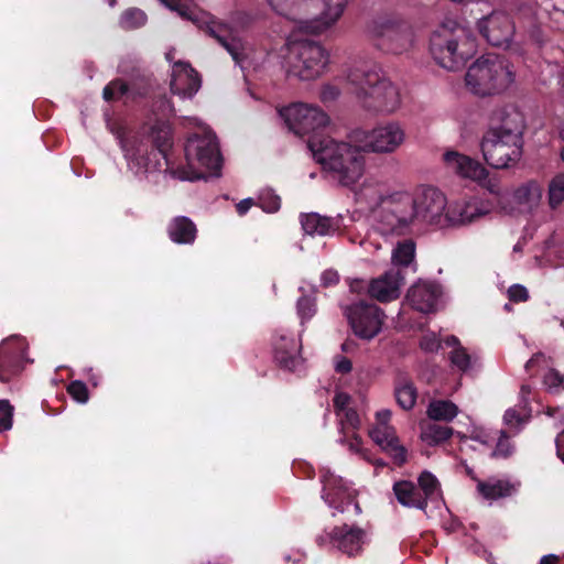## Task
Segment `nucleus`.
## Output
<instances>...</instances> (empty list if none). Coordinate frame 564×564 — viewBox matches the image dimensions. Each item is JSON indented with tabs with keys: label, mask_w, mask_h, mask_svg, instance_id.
Here are the masks:
<instances>
[{
	"label": "nucleus",
	"mask_w": 564,
	"mask_h": 564,
	"mask_svg": "<svg viewBox=\"0 0 564 564\" xmlns=\"http://www.w3.org/2000/svg\"><path fill=\"white\" fill-rule=\"evenodd\" d=\"M448 208L445 194L433 186H422L413 195L393 193L380 218L381 235L404 234L415 223L446 229Z\"/></svg>",
	"instance_id": "f257e3e1"
},
{
	"label": "nucleus",
	"mask_w": 564,
	"mask_h": 564,
	"mask_svg": "<svg viewBox=\"0 0 564 564\" xmlns=\"http://www.w3.org/2000/svg\"><path fill=\"white\" fill-rule=\"evenodd\" d=\"M183 126L195 129L185 145L186 165L167 169L169 175L180 181L191 182L219 176L223 156L214 132L195 117L184 118Z\"/></svg>",
	"instance_id": "f03ea898"
},
{
	"label": "nucleus",
	"mask_w": 564,
	"mask_h": 564,
	"mask_svg": "<svg viewBox=\"0 0 564 564\" xmlns=\"http://www.w3.org/2000/svg\"><path fill=\"white\" fill-rule=\"evenodd\" d=\"M347 80L354 86L359 106L377 116H391L403 107L405 93L391 79L373 69L356 67L347 74Z\"/></svg>",
	"instance_id": "7ed1b4c3"
},
{
	"label": "nucleus",
	"mask_w": 564,
	"mask_h": 564,
	"mask_svg": "<svg viewBox=\"0 0 564 564\" xmlns=\"http://www.w3.org/2000/svg\"><path fill=\"white\" fill-rule=\"evenodd\" d=\"M308 148L314 160L325 169L334 172L344 186L355 185L365 170V152L360 143L337 141L330 137L312 138Z\"/></svg>",
	"instance_id": "20e7f679"
},
{
	"label": "nucleus",
	"mask_w": 564,
	"mask_h": 564,
	"mask_svg": "<svg viewBox=\"0 0 564 564\" xmlns=\"http://www.w3.org/2000/svg\"><path fill=\"white\" fill-rule=\"evenodd\" d=\"M430 50L441 67L456 70L476 54L477 44L467 28L448 20L432 34Z\"/></svg>",
	"instance_id": "39448f33"
},
{
	"label": "nucleus",
	"mask_w": 564,
	"mask_h": 564,
	"mask_svg": "<svg viewBox=\"0 0 564 564\" xmlns=\"http://www.w3.org/2000/svg\"><path fill=\"white\" fill-rule=\"evenodd\" d=\"M110 130L120 144L128 170L137 178H150V176L161 170L163 164L166 166L164 170L165 173L169 174L167 169H172V166L170 165L163 144H161L158 150H150L144 138L135 133L126 134L122 128H111Z\"/></svg>",
	"instance_id": "423d86ee"
},
{
	"label": "nucleus",
	"mask_w": 564,
	"mask_h": 564,
	"mask_svg": "<svg viewBox=\"0 0 564 564\" xmlns=\"http://www.w3.org/2000/svg\"><path fill=\"white\" fill-rule=\"evenodd\" d=\"M513 80L514 73L510 64L502 57L490 55L474 62L465 76L470 93L482 97L503 93Z\"/></svg>",
	"instance_id": "0eeeda50"
},
{
	"label": "nucleus",
	"mask_w": 564,
	"mask_h": 564,
	"mask_svg": "<svg viewBox=\"0 0 564 564\" xmlns=\"http://www.w3.org/2000/svg\"><path fill=\"white\" fill-rule=\"evenodd\" d=\"M329 55L314 42L294 43L288 47L283 67L285 72L302 80H312L322 76L328 65Z\"/></svg>",
	"instance_id": "6e6552de"
},
{
	"label": "nucleus",
	"mask_w": 564,
	"mask_h": 564,
	"mask_svg": "<svg viewBox=\"0 0 564 564\" xmlns=\"http://www.w3.org/2000/svg\"><path fill=\"white\" fill-rule=\"evenodd\" d=\"M408 139L405 127L398 120H389L375 126L370 130H357L351 134L355 143H360L365 152L392 154Z\"/></svg>",
	"instance_id": "1a4fd4ad"
},
{
	"label": "nucleus",
	"mask_w": 564,
	"mask_h": 564,
	"mask_svg": "<svg viewBox=\"0 0 564 564\" xmlns=\"http://www.w3.org/2000/svg\"><path fill=\"white\" fill-rule=\"evenodd\" d=\"M371 37L376 46L390 54L408 52L414 42L411 26L398 19H381L370 28Z\"/></svg>",
	"instance_id": "9d476101"
},
{
	"label": "nucleus",
	"mask_w": 564,
	"mask_h": 564,
	"mask_svg": "<svg viewBox=\"0 0 564 564\" xmlns=\"http://www.w3.org/2000/svg\"><path fill=\"white\" fill-rule=\"evenodd\" d=\"M523 139L513 135L486 131L480 149L487 164L494 169H507L514 165L522 156Z\"/></svg>",
	"instance_id": "9b49d317"
},
{
	"label": "nucleus",
	"mask_w": 564,
	"mask_h": 564,
	"mask_svg": "<svg viewBox=\"0 0 564 564\" xmlns=\"http://www.w3.org/2000/svg\"><path fill=\"white\" fill-rule=\"evenodd\" d=\"M280 116L291 131L305 135L328 124L329 118L319 107L305 102H294L280 110Z\"/></svg>",
	"instance_id": "f8f14e48"
},
{
	"label": "nucleus",
	"mask_w": 564,
	"mask_h": 564,
	"mask_svg": "<svg viewBox=\"0 0 564 564\" xmlns=\"http://www.w3.org/2000/svg\"><path fill=\"white\" fill-rule=\"evenodd\" d=\"M354 334L366 340L375 338L382 329L384 313L377 305L358 302L345 308Z\"/></svg>",
	"instance_id": "ddd939ff"
},
{
	"label": "nucleus",
	"mask_w": 564,
	"mask_h": 564,
	"mask_svg": "<svg viewBox=\"0 0 564 564\" xmlns=\"http://www.w3.org/2000/svg\"><path fill=\"white\" fill-rule=\"evenodd\" d=\"M494 208L489 199L478 196L452 200L447 210V228L469 226L491 214Z\"/></svg>",
	"instance_id": "4468645a"
},
{
	"label": "nucleus",
	"mask_w": 564,
	"mask_h": 564,
	"mask_svg": "<svg viewBox=\"0 0 564 564\" xmlns=\"http://www.w3.org/2000/svg\"><path fill=\"white\" fill-rule=\"evenodd\" d=\"M391 411L380 410L376 413V423L369 430L370 438L401 465L406 460V449L400 444L394 429L389 424Z\"/></svg>",
	"instance_id": "2eb2a0df"
},
{
	"label": "nucleus",
	"mask_w": 564,
	"mask_h": 564,
	"mask_svg": "<svg viewBox=\"0 0 564 564\" xmlns=\"http://www.w3.org/2000/svg\"><path fill=\"white\" fill-rule=\"evenodd\" d=\"M543 189L535 180L527 181L502 198V212L508 215L532 214L541 204Z\"/></svg>",
	"instance_id": "dca6fc26"
},
{
	"label": "nucleus",
	"mask_w": 564,
	"mask_h": 564,
	"mask_svg": "<svg viewBox=\"0 0 564 564\" xmlns=\"http://www.w3.org/2000/svg\"><path fill=\"white\" fill-rule=\"evenodd\" d=\"M321 479L323 482L322 497L330 508L346 512L352 506L355 514L361 512L359 505L355 502V490L341 477L334 475L329 469H323Z\"/></svg>",
	"instance_id": "f3484780"
},
{
	"label": "nucleus",
	"mask_w": 564,
	"mask_h": 564,
	"mask_svg": "<svg viewBox=\"0 0 564 564\" xmlns=\"http://www.w3.org/2000/svg\"><path fill=\"white\" fill-rule=\"evenodd\" d=\"M272 348L274 359L282 368L295 371L302 367L300 336H294L289 329L281 327L273 335Z\"/></svg>",
	"instance_id": "a211bd4d"
},
{
	"label": "nucleus",
	"mask_w": 564,
	"mask_h": 564,
	"mask_svg": "<svg viewBox=\"0 0 564 564\" xmlns=\"http://www.w3.org/2000/svg\"><path fill=\"white\" fill-rule=\"evenodd\" d=\"M26 343L19 336H10L0 343V381L8 382L23 369Z\"/></svg>",
	"instance_id": "6ab92c4d"
},
{
	"label": "nucleus",
	"mask_w": 564,
	"mask_h": 564,
	"mask_svg": "<svg viewBox=\"0 0 564 564\" xmlns=\"http://www.w3.org/2000/svg\"><path fill=\"white\" fill-rule=\"evenodd\" d=\"M479 32L494 46L508 45L514 33V24L506 12H492L478 22Z\"/></svg>",
	"instance_id": "aec40b11"
},
{
	"label": "nucleus",
	"mask_w": 564,
	"mask_h": 564,
	"mask_svg": "<svg viewBox=\"0 0 564 564\" xmlns=\"http://www.w3.org/2000/svg\"><path fill=\"white\" fill-rule=\"evenodd\" d=\"M525 119L516 106H502L494 110L490 116V127L487 131H496L498 134L513 135L523 139Z\"/></svg>",
	"instance_id": "412c9836"
},
{
	"label": "nucleus",
	"mask_w": 564,
	"mask_h": 564,
	"mask_svg": "<svg viewBox=\"0 0 564 564\" xmlns=\"http://www.w3.org/2000/svg\"><path fill=\"white\" fill-rule=\"evenodd\" d=\"M443 161L448 171L476 183H480L488 174L480 162L457 151H446Z\"/></svg>",
	"instance_id": "4be33fe9"
},
{
	"label": "nucleus",
	"mask_w": 564,
	"mask_h": 564,
	"mask_svg": "<svg viewBox=\"0 0 564 564\" xmlns=\"http://www.w3.org/2000/svg\"><path fill=\"white\" fill-rule=\"evenodd\" d=\"M386 186L373 180H366L359 191L356 193L359 202L366 203L368 207L373 212V226L375 229L381 235L380 218L384 213L386 202L392 197L386 195Z\"/></svg>",
	"instance_id": "5701e85b"
},
{
	"label": "nucleus",
	"mask_w": 564,
	"mask_h": 564,
	"mask_svg": "<svg viewBox=\"0 0 564 564\" xmlns=\"http://www.w3.org/2000/svg\"><path fill=\"white\" fill-rule=\"evenodd\" d=\"M328 538L334 547L349 556L359 554L367 543V533L362 529L347 524L332 529Z\"/></svg>",
	"instance_id": "b1692460"
},
{
	"label": "nucleus",
	"mask_w": 564,
	"mask_h": 564,
	"mask_svg": "<svg viewBox=\"0 0 564 564\" xmlns=\"http://www.w3.org/2000/svg\"><path fill=\"white\" fill-rule=\"evenodd\" d=\"M441 295L442 289L437 283L420 280L409 289L406 300L416 311L431 313L437 308Z\"/></svg>",
	"instance_id": "393cba45"
},
{
	"label": "nucleus",
	"mask_w": 564,
	"mask_h": 564,
	"mask_svg": "<svg viewBox=\"0 0 564 564\" xmlns=\"http://www.w3.org/2000/svg\"><path fill=\"white\" fill-rule=\"evenodd\" d=\"M200 88V78L195 69L185 62H175L172 66L171 90L181 98H192Z\"/></svg>",
	"instance_id": "a878e982"
},
{
	"label": "nucleus",
	"mask_w": 564,
	"mask_h": 564,
	"mask_svg": "<svg viewBox=\"0 0 564 564\" xmlns=\"http://www.w3.org/2000/svg\"><path fill=\"white\" fill-rule=\"evenodd\" d=\"M403 283L402 272L391 269L369 283L368 293L379 302H390L399 297Z\"/></svg>",
	"instance_id": "bb28decb"
},
{
	"label": "nucleus",
	"mask_w": 564,
	"mask_h": 564,
	"mask_svg": "<svg viewBox=\"0 0 564 564\" xmlns=\"http://www.w3.org/2000/svg\"><path fill=\"white\" fill-rule=\"evenodd\" d=\"M301 225L304 232L310 236H332L339 230L340 219L311 213L301 216Z\"/></svg>",
	"instance_id": "cd10ccee"
},
{
	"label": "nucleus",
	"mask_w": 564,
	"mask_h": 564,
	"mask_svg": "<svg viewBox=\"0 0 564 564\" xmlns=\"http://www.w3.org/2000/svg\"><path fill=\"white\" fill-rule=\"evenodd\" d=\"M416 246L412 239L399 240L391 250L392 269L401 271L402 269L416 270L415 261Z\"/></svg>",
	"instance_id": "c85d7f7f"
},
{
	"label": "nucleus",
	"mask_w": 564,
	"mask_h": 564,
	"mask_svg": "<svg viewBox=\"0 0 564 564\" xmlns=\"http://www.w3.org/2000/svg\"><path fill=\"white\" fill-rule=\"evenodd\" d=\"M518 489V484L508 479L490 478L486 481L477 480V490L487 500L510 497Z\"/></svg>",
	"instance_id": "c756f323"
},
{
	"label": "nucleus",
	"mask_w": 564,
	"mask_h": 564,
	"mask_svg": "<svg viewBox=\"0 0 564 564\" xmlns=\"http://www.w3.org/2000/svg\"><path fill=\"white\" fill-rule=\"evenodd\" d=\"M393 491L402 506L421 510L426 508L425 498H423L422 492L414 482L408 480L398 481L393 486Z\"/></svg>",
	"instance_id": "7c9ffc66"
},
{
	"label": "nucleus",
	"mask_w": 564,
	"mask_h": 564,
	"mask_svg": "<svg viewBox=\"0 0 564 564\" xmlns=\"http://www.w3.org/2000/svg\"><path fill=\"white\" fill-rule=\"evenodd\" d=\"M445 344L453 347V350L449 354V359L454 368L464 373H467L475 368L477 359L471 357L466 349L459 345L458 339L455 336L447 337L445 339Z\"/></svg>",
	"instance_id": "2f4dec72"
},
{
	"label": "nucleus",
	"mask_w": 564,
	"mask_h": 564,
	"mask_svg": "<svg viewBox=\"0 0 564 564\" xmlns=\"http://www.w3.org/2000/svg\"><path fill=\"white\" fill-rule=\"evenodd\" d=\"M169 235L176 243H192L196 237V227L187 217H176L169 226Z\"/></svg>",
	"instance_id": "473e14b6"
},
{
	"label": "nucleus",
	"mask_w": 564,
	"mask_h": 564,
	"mask_svg": "<svg viewBox=\"0 0 564 564\" xmlns=\"http://www.w3.org/2000/svg\"><path fill=\"white\" fill-rule=\"evenodd\" d=\"M529 419L530 412L527 406L520 405L517 408H510L505 412L503 424L508 433L516 435L529 422Z\"/></svg>",
	"instance_id": "72a5a7b5"
},
{
	"label": "nucleus",
	"mask_w": 564,
	"mask_h": 564,
	"mask_svg": "<svg viewBox=\"0 0 564 564\" xmlns=\"http://www.w3.org/2000/svg\"><path fill=\"white\" fill-rule=\"evenodd\" d=\"M453 430L448 426L438 425L436 423H424L421 426V440L430 445H437L451 437Z\"/></svg>",
	"instance_id": "f704fd0d"
},
{
	"label": "nucleus",
	"mask_w": 564,
	"mask_h": 564,
	"mask_svg": "<svg viewBox=\"0 0 564 564\" xmlns=\"http://www.w3.org/2000/svg\"><path fill=\"white\" fill-rule=\"evenodd\" d=\"M458 414V408L451 401L435 400L429 404L427 415L434 421L449 422Z\"/></svg>",
	"instance_id": "c9c22d12"
},
{
	"label": "nucleus",
	"mask_w": 564,
	"mask_h": 564,
	"mask_svg": "<svg viewBox=\"0 0 564 564\" xmlns=\"http://www.w3.org/2000/svg\"><path fill=\"white\" fill-rule=\"evenodd\" d=\"M419 489L425 498V505L427 501H440L441 500V488L437 478L430 471H423L419 477Z\"/></svg>",
	"instance_id": "e433bc0d"
},
{
	"label": "nucleus",
	"mask_w": 564,
	"mask_h": 564,
	"mask_svg": "<svg viewBox=\"0 0 564 564\" xmlns=\"http://www.w3.org/2000/svg\"><path fill=\"white\" fill-rule=\"evenodd\" d=\"M547 205L551 210L558 209L564 203V173L555 174L547 183Z\"/></svg>",
	"instance_id": "4c0bfd02"
},
{
	"label": "nucleus",
	"mask_w": 564,
	"mask_h": 564,
	"mask_svg": "<svg viewBox=\"0 0 564 564\" xmlns=\"http://www.w3.org/2000/svg\"><path fill=\"white\" fill-rule=\"evenodd\" d=\"M416 397V389L412 382L404 381L395 388L397 401L404 410H410L414 406Z\"/></svg>",
	"instance_id": "58836bf2"
},
{
	"label": "nucleus",
	"mask_w": 564,
	"mask_h": 564,
	"mask_svg": "<svg viewBox=\"0 0 564 564\" xmlns=\"http://www.w3.org/2000/svg\"><path fill=\"white\" fill-rule=\"evenodd\" d=\"M147 22L145 13L140 9H128L120 18V25L126 30H133L144 25Z\"/></svg>",
	"instance_id": "ea45409f"
},
{
	"label": "nucleus",
	"mask_w": 564,
	"mask_h": 564,
	"mask_svg": "<svg viewBox=\"0 0 564 564\" xmlns=\"http://www.w3.org/2000/svg\"><path fill=\"white\" fill-rule=\"evenodd\" d=\"M297 315L301 323L304 324L316 313L315 297L313 295H303L296 303Z\"/></svg>",
	"instance_id": "a19ab883"
},
{
	"label": "nucleus",
	"mask_w": 564,
	"mask_h": 564,
	"mask_svg": "<svg viewBox=\"0 0 564 564\" xmlns=\"http://www.w3.org/2000/svg\"><path fill=\"white\" fill-rule=\"evenodd\" d=\"M259 206L265 213H275L280 209V197L271 189H265L259 195Z\"/></svg>",
	"instance_id": "79ce46f5"
},
{
	"label": "nucleus",
	"mask_w": 564,
	"mask_h": 564,
	"mask_svg": "<svg viewBox=\"0 0 564 564\" xmlns=\"http://www.w3.org/2000/svg\"><path fill=\"white\" fill-rule=\"evenodd\" d=\"M479 184L496 197L497 206L502 210V198L508 196L509 191H503L499 181L488 178V175Z\"/></svg>",
	"instance_id": "37998d69"
},
{
	"label": "nucleus",
	"mask_w": 564,
	"mask_h": 564,
	"mask_svg": "<svg viewBox=\"0 0 564 564\" xmlns=\"http://www.w3.org/2000/svg\"><path fill=\"white\" fill-rule=\"evenodd\" d=\"M67 392L78 403L85 404L89 400L88 389L80 380L72 381L67 387Z\"/></svg>",
	"instance_id": "c03bdc74"
},
{
	"label": "nucleus",
	"mask_w": 564,
	"mask_h": 564,
	"mask_svg": "<svg viewBox=\"0 0 564 564\" xmlns=\"http://www.w3.org/2000/svg\"><path fill=\"white\" fill-rule=\"evenodd\" d=\"M14 408L8 400H0V433L9 431L13 424Z\"/></svg>",
	"instance_id": "a18cd8bd"
},
{
	"label": "nucleus",
	"mask_w": 564,
	"mask_h": 564,
	"mask_svg": "<svg viewBox=\"0 0 564 564\" xmlns=\"http://www.w3.org/2000/svg\"><path fill=\"white\" fill-rule=\"evenodd\" d=\"M500 437L497 442L496 448L492 452V456L507 458L511 456L514 452L513 444L509 441V436L507 435V431L500 432Z\"/></svg>",
	"instance_id": "49530a36"
},
{
	"label": "nucleus",
	"mask_w": 564,
	"mask_h": 564,
	"mask_svg": "<svg viewBox=\"0 0 564 564\" xmlns=\"http://www.w3.org/2000/svg\"><path fill=\"white\" fill-rule=\"evenodd\" d=\"M337 416L339 419L343 431L348 429L356 430L360 425V417L352 408H348L347 410L343 411L341 414H337Z\"/></svg>",
	"instance_id": "de8ad7c7"
},
{
	"label": "nucleus",
	"mask_w": 564,
	"mask_h": 564,
	"mask_svg": "<svg viewBox=\"0 0 564 564\" xmlns=\"http://www.w3.org/2000/svg\"><path fill=\"white\" fill-rule=\"evenodd\" d=\"M128 91V87L120 80H113L104 88V98L107 101L118 99L124 96Z\"/></svg>",
	"instance_id": "09e8293b"
},
{
	"label": "nucleus",
	"mask_w": 564,
	"mask_h": 564,
	"mask_svg": "<svg viewBox=\"0 0 564 564\" xmlns=\"http://www.w3.org/2000/svg\"><path fill=\"white\" fill-rule=\"evenodd\" d=\"M544 386L552 392L564 389V378L555 370L550 369L543 379Z\"/></svg>",
	"instance_id": "8fccbe9b"
},
{
	"label": "nucleus",
	"mask_w": 564,
	"mask_h": 564,
	"mask_svg": "<svg viewBox=\"0 0 564 564\" xmlns=\"http://www.w3.org/2000/svg\"><path fill=\"white\" fill-rule=\"evenodd\" d=\"M509 299L513 302H524L529 299V292L521 284H513L508 290Z\"/></svg>",
	"instance_id": "3c124183"
},
{
	"label": "nucleus",
	"mask_w": 564,
	"mask_h": 564,
	"mask_svg": "<svg viewBox=\"0 0 564 564\" xmlns=\"http://www.w3.org/2000/svg\"><path fill=\"white\" fill-rule=\"evenodd\" d=\"M420 345L425 351H435L441 347V340L436 334L429 333L422 337Z\"/></svg>",
	"instance_id": "603ef678"
},
{
	"label": "nucleus",
	"mask_w": 564,
	"mask_h": 564,
	"mask_svg": "<svg viewBox=\"0 0 564 564\" xmlns=\"http://www.w3.org/2000/svg\"><path fill=\"white\" fill-rule=\"evenodd\" d=\"M334 406L336 410V414H341L343 411L347 410L350 406V397L344 392H337L334 398Z\"/></svg>",
	"instance_id": "864d4df0"
},
{
	"label": "nucleus",
	"mask_w": 564,
	"mask_h": 564,
	"mask_svg": "<svg viewBox=\"0 0 564 564\" xmlns=\"http://www.w3.org/2000/svg\"><path fill=\"white\" fill-rule=\"evenodd\" d=\"M334 367L338 373H348L352 369L351 361L344 356H336L334 359Z\"/></svg>",
	"instance_id": "5fc2aeb1"
},
{
	"label": "nucleus",
	"mask_w": 564,
	"mask_h": 564,
	"mask_svg": "<svg viewBox=\"0 0 564 564\" xmlns=\"http://www.w3.org/2000/svg\"><path fill=\"white\" fill-rule=\"evenodd\" d=\"M549 366V360L543 354L534 355L530 360L525 364V369L531 371L535 367H546Z\"/></svg>",
	"instance_id": "6e6d98bb"
},
{
	"label": "nucleus",
	"mask_w": 564,
	"mask_h": 564,
	"mask_svg": "<svg viewBox=\"0 0 564 564\" xmlns=\"http://www.w3.org/2000/svg\"><path fill=\"white\" fill-rule=\"evenodd\" d=\"M339 96V90L337 87L332 85H326L323 87L321 91V98L324 101L335 100Z\"/></svg>",
	"instance_id": "4d7b16f0"
},
{
	"label": "nucleus",
	"mask_w": 564,
	"mask_h": 564,
	"mask_svg": "<svg viewBox=\"0 0 564 564\" xmlns=\"http://www.w3.org/2000/svg\"><path fill=\"white\" fill-rule=\"evenodd\" d=\"M348 448L350 452L360 454L364 458H367L366 453L361 448V440L358 435H352V438L348 442Z\"/></svg>",
	"instance_id": "13d9d810"
},
{
	"label": "nucleus",
	"mask_w": 564,
	"mask_h": 564,
	"mask_svg": "<svg viewBox=\"0 0 564 564\" xmlns=\"http://www.w3.org/2000/svg\"><path fill=\"white\" fill-rule=\"evenodd\" d=\"M322 283L325 285V286H328V285H333V284H336L338 282V273L336 271H333V270H326L323 272L322 274Z\"/></svg>",
	"instance_id": "bf43d9fd"
},
{
	"label": "nucleus",
	"mask_w": 564,
	"mask_h": 564,
	"mask_svg": "<svg viewBox=\"0 0 564 564\" xmlns=\"http://www.w3.org/2000/svg\"><path fill=\"white\" fill-rule=\"evenodd\" d=\"M253 204H254V202L252 198H246V199L240 200L236 206L238 214L241 216L245 215L251 208V206Z\"/></svg>",
	"instance_id": "052dcab7"
},
{
	"label": "nucleus",
	"mask_w": 564,
	"mask_h": 564,
	"mask_svg": "<svg viewBox=\"0 0 564 564\" xmlns=\"http://www.w3.org/2000/svg\"><path fill=\"white\" fill-rule=\"evenodd\" d=\"M556 452L557 456L564 463V431L556 438Z\"/></svg>",
	"instance_id": "680f3d73"
},
{
	"label": "nucleus",
	"mask_w": 564,
	"mask_h": 564,
	"mask_svg": "<svg viewBox=\"0 0 564 564\" xmlns=\"http://www.w3.org/2000/svg\"><path fill=\"white\" fill-rule=\"evenodd\" d=\"M558 557L554 554L544 555L540 560V564H555Z\"/></svg>",
	"instance_id": "e2e57ef3"
},
{
	"label": "nucleus",
	"mask_w": 564,
	"mask_h": 564,
	"mask_svg": "<svg viewBox=\"0 0 564 564\" xmlns=\"http://www.w3.org/2000/svg\"><path fill=\"white\" fill-rule=\"evenodd\" d=\"M553 3V8L556 10V11H561V12H564V0H551Z\"/></svg>",
	"instance_id": "0e129e2a"
},
{
	"label": "nucleus",
	"mask_w": 564,
	"mask_h": 564,
	"mask_svg": "<svg viewBox=\"0 0 564 564\" xmlns=\"http://www.w3.org/2000/svg\"><path fill=\"white\" fill-rule=\"evenodd\" d=\"M473 440L478 441V442H480V443H482V444H487V443H488L487 437H486V436H482V434H481V433H475V434L473 435Z\"/></svg>",
	"instance_id": "69168bd1"
},
{
	"label": "nucleus",
	"mask_w": 564,
	"mask_h": 564,
	"mask_svg": "<svg viewBox=\"0 0 564 564\" xmlns=\"http://www.w3.org/2000/svg\"><path fill=\"white\" fill-rule=\"evenodd\" d=\"M88 379L93 383V386H95V387L98 386V377L95 373H93L91 369H89Z\"/></svg>",
	"instance_id": "338daca9"
},
{
	"label": "nucleus",
	"mask_w": 564,
	"mask_h": 564,
	"mask_svg": "<svg viewBox=\"0 0 564 564\" xmlns=\"http://www.w3.org/2000/svg\"><path fill=\"white\" fill-rule=\"evenodd\" d=\"M558 412H560L558 408H547L545 413H546V415L554 417L557 415Z\"/></svg>",
	"instance_id": "774afa93"
}]
</instances>
